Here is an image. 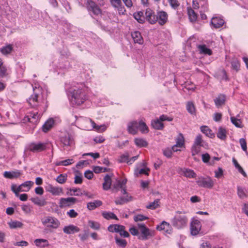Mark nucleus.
I'll list each match as a JSON object with an SVG mask.
<instances>
[{
  "label": "nucleus",
  "mask_w": 248,
  "mask_h": 248,
  "mask_svg": "<svg viewBox=\"0 0 248 248\" xmlns=\"http://www.w3.org/2000/svg\"><path fill=\"white\" fill-rule=\"evenodd\" d=\"M71 103L80 105L87 99L88 88L83 83H73L69 90Z\"/></svg>",
  "instance_id": "nucleus-1"
},
{
  "label": "nucleus",
  "mask_w": 248,
  "mask_h": 248,
  "mask_svg": "<svg viewBox=\"0 0 248 248\" xmlns=\"http://www.w3.org/2000/svg\"><path fill=\"white\" fill-rule=\"evenodd\" d=\"M33 87V93L27 101L32 107H37L45 104V98L43 94V89L38 84H34Z\"/></svg>",
  "instance_id": "nucleus-2"
},
{
  "label": "nucleus",
  "mask_w": 248,
  "mask_h": 248,
  "mask_svg": "<svg viewBox=\"0 0 248 248\" xmlns=\"http://www.w3.org/2000/svg\"><path fill=\"white\" fill-rule=\"evenodd\" d=\"M185 212L176 211L174 217L171 220L172 225L177 229L186 227L188 223V217Z\"/></svg>",
  "instance_id": "nucleus-3"
},
{
  "label": "nucleus",
  "mask_w": 248,
  "mask_h": 248,
  "mask_svg": "<svg viewBox=\"0 0 248 248\" xmlns=\"http://www.w3.org/2000/svg\"><path fill=\"white\" fill-rule=\"evenodd\" d=\"M48 142L41 141H34L28 144L25 148L26 151H30L33 153L43 152L48 148Z\"/></svg>",
  "instance_id": "nucleus-4"
},
{
  "label": "nucleus",
  "mask_w": 248,
  "mask_h": 248,
  "mask_svg": "<svg viewBox=\"0 0 248 248\" xmlns=\"http://www.w3.org/2000/svg\"><path fill=\"white\" fill-rule=\"evenodd\" d=\"M138 227L140 231L139 239L140 240H146L155 235V231L148 228L144 223H138Z\"/></svg>",
  "instance_id": "nucleus-5"
},
{
  "label": "nucleus",
  "mask_w": 248,
  "mask_h": 248,
  "mask_svg": "<svg viewBox=\"0 0 248 248\" xmlns=\"http://www.w3.org/2000/svg\"><path fill=\"white\" fill-rule=\"evenodd\" d=\"M196 183L199 187L209 189L212 188L215 185L214 181L209 176L198 177Z\"/></svg>",
  "instance_id": "nucleus-6"
},
{
  "label": "nucleus",
  "mask_w": 248,
  "mask_h": 248,
  "mask_svg": "<svg viewBox=\"0 0 248 248\" xmlns=\"http://www.w3.org/2000/svg\"><path fill=\"white\" fill-rule=\"evenodd\" d=\"M87 9L92 16H101L102 10L99 6L92 0H87L86 3Z\"/></svg>",
  "instance_id": "nucleus-7"
},
{
  "label": "nucleus",
  "mask_w": 248,
  "mask_h": 248,
  "mask_svg": "<svg viewBox=\"0 0 248 248\" xmlns=\"http://www.w3.org/2000/svg\"><path fill=\"white\" fill-rule=\"evenodd\" d=\"M42 223L44 226L52 229H56L60 225V221L52 216H47L42 219Z\"/></svg>",
  "instance_id": "nucleus-8"
},
{
  "label": "nucleus",
  "mask_w": 248,
  "mask_h": 248,
  "mask_svg": "<svg viewBox=\"0 0 248 248\" xmlns=\"http://www.w3.org/2000/svg\"><path fill=\"white\" fill-rule=\"evenodd\" d=\"M45 111V109L43 110H39L38 111H32L28 113L24 120L26 122L28 121L34 124H36L39 120L43 112Z\"/></svg>",
  "instance_id": "nucleus-9"
},
{
  "label": "nucleus",
  "mask_w": 248,
  "mask_h": 248,
  "mask_svg": "<svg viewBox=\"0 0 248 248\" xmlns=\"http://www.w3.org/2000/svg\"><path fill=\"white\" fill-rule=\"evenodd\" d=\"M108 229L110 232L119 233L122 237H128L129 236V233L125 231V228L123 225L119 224L110 225L108 227Z\"/></svg>",
  "instance_id": "nucleus-10"
},
{
  "label": "nucleus",
  "mask_w": 248,
  "mask_h": 248,
  "mask_svg": "<svg viewBox=\"0 0 248 248\" xmlns=\"http://www.w3.org/2000/svg\"><path fill=\"white\" fill-rule=\"evenodd\" d=\"M156 229L157 231L163 232L165 235H170L173 232V229L171 225L165 221H162L159 225H157Z\"/></svg>",
  "instance_id": "nucleus-11"
},
{
  "label": "nucleus",
  "mask_w": 248,
  "mask_h": 248,
  "mask_svg": "<svg viewBox=\"0 0 248 248\" xmlns=\"http://www.w3.org/2000/svg\"><path fill=\"white\" fill-rule=\"evenodd\" d=\"M77 201V199L74 197L62 198L59 200V207L61 208L69 207L74 204Z\"/></svg>",
  "instance_id": "nucleus-12"
},
{
  "label": "nucleus",
  "mask_w": 248,
  "mask_h": 248,
  "mask_svg": "<svg viewBox=\"0 0 248 248\" xmlns=\"http://www.w3.org/2000/svg\"><path fill=\"white\" fill-rule=\"evenodd\" d=\"M202 224L201 222L198 219H193L190 225V230L191 234L192 235H197L201 230Z\"/></svg>",
  "instance_id": "nucleus-13"
},
{
  "label": "nucleus",
  "mask_w": 248,
  "mask_h": 248,
  "mask_svg": "<svg viewBox=\"0 0 248 248\" xmlns=\"http://www.w3.org/2000/svg\"><path fill=\"white\" fill-rule=\"evenodd\" d=\"M112 6L116 10L119 15H125L126 10L123 5L121 0H110Z\"/></svg>",
  "instance_id": "nucleus-14"
},
{
  "label": "nucleus",
  "mask_w": 248,
  "mask_h": 248,
  "mask_svg": "<svg viewBox=\"0 0 248 248\" xmlns=\"http://www.w3.org/2000/svg\"><path fill=\"white\" fill-rule=\"evenodd\" d=\"M145 19L150 24H154L157 22V18L155 12L150 8L146 9Z\"/></svg>",
  "instance_id": "nucleus-15"
},
{
  "label": "nucleus",
  "mask_w": 248,
  "mask_h": 248,
  "mask_svg": "<svg viewBox=\"0 0 248 248\" xmlns=\"http://www.w3.org/2000/svg\"><path fill=\"white\" fill-rule=\"evenodd\" d=\"M85 121L87 124L91 123L92 128L94 129L96 131L100 133L104 132L108 126V124H104L100 125H96L94 122L90 118L85 119Z\"/></svg>",
  "instance_id": "nucleus-16"
},
{
  "label": "nucleus",
  "mask_w": 248,
  "mask_h": 248,
  "mask_svg": "<svg viewBox=\"0 0 248 248\" xmlns=\"http://www.w3.org/2000/svg\"><path fill=\"white\" fill-rule=\"evenodd\" d=\"M46 190L53 196H60L63 193L62 187L55 186L51 184L46 187Z\"/></svg>",
  "instance_id": "nucleus-17"
},
{
  "label": "nucleus",
  "mask_w": 248,
  "mask_h": 248,
  "mask_svg": "<svg viewBox=\"0 0 248 248\" xmlns=\"http://www.w3.org/2000/svg\"><path fill=\"white\" fill-rule=\"evenodd\" d=\"M156 16L157 18V22L160 25H164L168 21V14L165 11H159L157 12Z\"/></svg>",
  "instance_id": "nucleus-18"
},
{
  "label": "nucleus",
  "mask_w": 248,
  "mask_h": 248,
  "mask_svg": "<svg viewBox=\"0 0 248 248\" xmlns=\"http://www.w3.org/2000/svg\"><path fill=\"white\" fill-rule=\"evenodd\" d=\"M224 23V20L221 17L214 16L212 18L211 24L215 28L221 27Z\"/></svg>",
  "instance_id": "nucleus-19"
},
{
  "label": "nucleus",
  "mask_w": 248,
  "mask_h": 248,
  "mask_svg": "<svg viewBox=\"0 0 248 248\" xmlns=\"http://www.w3.org/2000/svg\"><path fill=\"white\" fill-rule=\"evenodd\" d=\"M138 127V123L137 121L130 122L127 125L128 132L131 134L135 135L139 129Z\"/></svg>",
  "instance_id": "nucleus-20"
},
{
  "label": "nucleus",
  "mask_w": 248,
  "mask_h": 248,
  "mask_svg": "<svg viewBox=\"0 0 248 248\" xmlns=\"http://www.w3.org/2000/svg\"><path fill=\"white\" fill-rule=\"evenodd\" d=\"M132 38L135 43L141 45L143 43V39L139 31H135L131 33Z\"/></svg>",
  "instance_id": "nucleus-21"
},
{
  "label": "nucleus",
  "mask_w": 248,
  "mask_h": 248,
  "mask_svg": "<svg viewBox=\"0 0 248 248\" xmlns=\"http://www.w3.org/2000/svg\"><path fill=\"white\" fill-rule=\"evenodd\" d=\"M79 229L74 225H69L68 226H65L63 228V232L66 234H73L75 232H77L79 231Z\"/></svg>",
  "instance_id": "nucleus-22"
},
{
  "label": "nucleus",
  "mask_w": 248,
  "mask_h": 248,
  "mask_svg": "<svg viewBox=\"0 0 248 248\" xmlns=\"http://www.w3.org/2000/svg\"><path fill=\"white\" fill-rule=\"evenodd\" d=\"M180 173L189 178H195L196 176V173L193 170L186 168L180 169Z\"/></svg>",
  "instance_id": "nucleus-23"
},
{
  "label": "nucleus",
  "mask_w": 248,
  "mask_h": 248,
  "mask_svg": "<svg viewBox=\"0 0 248 248\" xmlns=\"http://www.w3.org/2000/svg\"><path fill=\"white\" fill-rule=\"evenodd\" d=\"M22 173L20 171L16 170V171H6L3 173V176L4 177L9 179H13L19 177Z\"/></svg>",
  "instance_id": "nucleus-24"
},
{
  "label": "nucleus",
  "mask_w": 248,
  "mask_h": 248,
  "mask_svg": "<svg viewBox=\"0 0 248 248\" xmlns=\"http://www.w3.org/2000/svg\"><path fill=\"white\" fill-rule=\"evenodd\" d=\"M55 121L52 118L48 119L42 126V131L45 133L50 130L54 124Z\"/></svg>",
  "instance_id": "nucleus-25"
},
{
  "label": "nucleus",
  "mask_w": 248,
  "mask_h": 248,
  "mask_svg": "<svg viewBox=\"0 0 248 248\" xmlns=\"http://www.w3.org/2000/svg\"><path fill=\"white\" fill-rule=\"evenodd\" d=\"M102 202L98 200H94L93 202L87 203V208L88 210L92 211L94 210L97 207L101 206Z\"/></svg>",
  "instance_id": "nucleus-26"
},
{
  "label": "nucleus",
  "mask_w": 248,
  "mask_h": 248,
  "mask_svg": "<svg viewBox=\"0 0 248 248\" xmlns=\"http://www.w3.org/2000/svg\"><path fill=\"white\" fill-rule=\"evenodd\" d=\"M225 101L226 96L223 94H219L214 100L215 105L217 108H219L223 105L225 104Z\"/></svg>",
  "instance_id": "nucleus-27"
},
{
  "label": "nucleus",
  "mask_w": 248,
  "mask_h": 248,
  "mask_svg": "<svg viewBox=\"0 0 248 248\" xmlns=\"http://www.w3.org/2000/svg\"><path fill=\"white\" fill-rule=\"evenodd\" d=\"M104 181L103 188L105 190H108L110 188L111 185V178L108 174H107L104 178Z\"/></svg>",
  "instance_id": "nucleus-28"
},
{
  "label": "nucleus",
  "mask_w": 248,
  "mask_h": 248,
  "mask_svg": "<svg viewBox=\"0 0 248 248\" xmlns=\"http://www.w3.org/2000/svg\"><path fill=\"white\" fill-rule=\"evenodd\" d=\"M187 11L190 21L195 22L197 19V15L195 11L191 7H187Z\"/></svg>",
  "instance_id": "nucleus-29"
},
{
  "label": "nucleus",
  "mask_w": 248,
  "mask_h": 248,
  "mask_svg": "<svg viewBox=\"0 0 248 248\" xmlns=\"http://www.w3.org/2000/svg\"><path fill=\"white\" fill-rule=\"evenodd\" d=\"M151 125L154 129L157 130H161L164 127L163 124L159 119L153 120L151 122Z\"/></svg>",
  "instance_id": "nucleus-30"
},
{
  "label": "nucleus",
  "mask_w": 248,
  "mask_h": 248,
  "mask_svg": "<svg viewBox=\"0 0 248 248\" xmlns=\"http://www.w3.org/2000/svg\"><path fill=\"white\" fill-rule=\"evenodd\" d=\"M135 144L139 147H145L148 145V142L142 138H135L134 139Z\"/></svg>",
  "instance_id": "nucleus-31"
},
{
  "label": "nucleus",
  "mask_w": 248,
  "mask_h": 248,
  "mask_svg": "<svg viewBox=\"0 0 248 248\" xmlns=\"http://www.w3.org/2000/svg\"><path fill=\"white\" fill-rule=\"evenodd\" d=\"M34 243L38 247L45 248L49 246L48 242L46 239H37L34 240Z\"/></svg>",
  "instance_id": "nucleus-32"
},
{
  "label": "nucleus",
  "mask_w": 248,
  "mask_h": 248,
  "mask_svg": "<svg viewBox=\"0 0 248 248\" xmlns=\"http://www.w3.org/2000/svg\"><path fill=\"white\" fill-rule=\"evenodd\" d=\"M200 129L201 131L207 137L209 138H213L214 137V135L212 133V131L207 126H201Z\"/></svg>",
  "instance_id": "nucleus-33"
},
{
  "label": "nucleus",
  "mask_w": 248,
  "mask_h": 248,
  "mask_svg": "<svg viewBox=\"0 0 248 248\" xmlns=\"http://www.w3.org/2000/svg\"><path fill=\"white\" fill-rule=\"evenodd\" d=\"M134 17L140 23H143L145 20V17L143 16V13L141 11L134 13Z\"/></svg>",
  "instance_id": "nucleus-34"
},
{
  "label": "nucleus",
  "mask_w": 248,
  "mask_h": 248,
  "mask_svg": "<svg viewBox=\"0 0 248 248\" xmlns=\"http://www.w3.org/2000/svg\"><path fill=\"white\" fill-rule=\"evenodd\" d=\"M198 48L201 53L211 55L212 54L211 49L208 48L205 45H199Z\"/></svg>",
  "instance_id": "nucleus-35"
},
{
  "label": "nucleus",
  "mask_w": 248,
  "mask_h": 248,
  "mask_svg": "<svg viewBox=\"0 0 248 248\" xmlns=\"http://www.w3.org/2000/svg\"><path fill=\"white\" fill-rule=\"evenodd\" d=\"M239 117V115H238L236 117H231V121L236 127L242 128L243 127L242 122L240 119L238 118Z\"/></svg>",
  "instance_id": "nucleus-36"
},
{
  "label": "nucleus",
  "mask_w": 248,
  "mask_h": 248,
  "mask_svg": "<svg viewBox=\"0 0 248 248\" xmlns=\"http://www.w3.org/2000/svg\"><path fill=\"white\" fill-rule=\"evenodd\" d=\"M138 127L139 129L142 133H147L149 132L148 126L142 121H139L138 123Z\"/></svg>",
  "instance_id": "nucleus-37"
},
{
  "label": "nucleus",
  "mask_w": 248,
  "mask_h": 248,
  "mask_svg": "<svg viewBox=\"0 0 248 248\" xmlns=\"http://www.w3.org/2000/svg\"><path fill=\"white\" fill-rule=\"evenodd\" d=\"M11 190L15 194L16 197H18L20 192H25L21 185L17 187L16 185H12L11 186Z\"/></svg>",
  "instance_id": "nucleus-38"
},
{
  "label": "nucleus",
  "mask_w": 248,
  "mask_h": 248,
  "mask_svg": "<svg viewBox=\"0 0 248 248\" xmlns=\"http://www.w3.org/2000/svg\"><path fill=\"white\" fill-rule=\"evenodd\" d=\"M8 225L11 229L22 228L23 225L22 222L17 220L9 222Z\"/></svg>",
  "instance_id": "nucleus-39"
},
{
  "label": "nucleus",
  "mask_w": 248,
  "mask_h": 248,
  "mask_svg": "<svg viewBox=\"0 0 248 248\" xmlns=\"http://www.w3.org/2000/svg\"><path fill=\"white\" fill-rule=\"evenodd\" d=\"M13 46L12 45L9 44L5 46H3L0 49V51L2 54L4 55H6L10 54L13 50Z\"/></svg>",
  "instance_id": "nucleus-40"
},
{
  "label": "nucleus",
  "mask_w": 248,
  "mask_h": 248,
  "mask_svg": "<svg viewBox=\"0 0 248 248\" xmlns=\"http://www.w3.org/2000/svg\"><path fill=\"white\" fill-rule=\"evenodd\" d=\"M69 194L71 196H81L83 193L81 192V190L79 188H69L68 189Z\"/></svg>",
  "instance_id": "nucleus-41"
},
{
  "label": "nucleus",
  "mask_w": 248,
  "mask_h": 248,
  "mask_svg": "<svg viewBox=\"0 0 248 248\" xmlns=\"http://www.w3.org/2000/svg\"><path fill=\"white\" fill-rule=\"evenodd\" d=\"M226 129L222 127H220L218 130L217 137L221 140H225L226 138Z\"/></svg>",
  "instance_id": "nucleus-42"
},
{
  "label": "nucleus",
  "mask_w": 248,
  "mask_h": 248,
  "mask_svg": "<svg viewBox=\"0 0 248 248\" xmlns=\"http://www.w3.org/2000/svg\"><path fill=\"white\" fill-rule=\"evenodd\" d=\"M34 183L31 181H27L21 184L25 192L29 191L33 185Z\"/></svg>",
  "instance_id": "nucleus-43"
},
{
  "label": "nucleus",
  "mask_w": 248,
  "mask_h": 248,
  "mask_svg": "<svg viewBox=\"0 0 248 248\" xmlns=\"http://www.w3.org/2000/svg\"><path fill=\"white\" fill-rule=\"evenodd\" d=\"M61 141L64 146H69L72 142L69 135L62 137L61 139Z\"/></svg>",
  "instance_id": "nucleus-44"
},
{
  "label": "nucleus",
  "mask_w": 248,
  "mask_h": 248,
  "mask_svg": "<svg viewBox=\"0 0 248 248\" xmlns=\"http://www.w3.org/2000/svg\"><path fill=\"white\" fill-rule=\"evenodd\" d=\"M160 200L159 199H156L153 202H150L148 205L146 206V208L148 209L154 210L159 206Z\"/></svg>",
  "instance_id": "nucleus-45"
},
{
  "label": "nucleus",
  "mask_w": 248,
  "mask_h": 248,
  "mask_svg": "<svg viewBox=\"0 0 248 248\" xmlns=\"http://www.w3.org/2000/svg\"><path fill=\"white\" fill-rule=\"evenodd\" d=\"M31 200L35 204L40 206H44L46 204V202L45 201V200H41L38 197L32 198L31 199Z\"/></svg>",
  "instance_id": "nucleus-46"
},
{
  "label": "nucleus",
  "mask_w": 248,
  "mask_h": 248,
  "mask_svg": "<svg viewBox=\"0 0 248 248\" xmlns=\"http://www.w3.org/2000/svg\"><path fill=\"white\" fill-rule=\"evenodd\" d=\"M102 216L107 219H118L117 216L112 212H104L102 213Z\"/></svg>",
  "instance_id": "nucleus-47"
},
{
  "label": "nucleus",
  "mask_w": 248,
  "mask_h": 248,
  "mask_svg": "<svg viewBox=\"0 0 248 248\" xmlns=\"http://www.w3.org/2000/svg\"><path fill=\"white\" fill-rule=\"evenodd\" d=\"M67 175L66 173L61 174L56 179V181L61 184H63L67 180Z\"/></svg>",
  "instance_id": "nucleus-48"
},
{
  "label": "nucleus",
  "mask_w": 248,
  "mask_h": 248,
  "mask_svg": "<svg viewBox=\"0 0 248 248\" xmlns=\"http://www.w3.org/2000/svg\"><path fill=\"white\" fill-rule=\"evenodd\" d=\"M149 169L148 168H142L140 170L136 169L134 171V175L136 177H138L139 174H144L145 175H148V171Z\"/></svg>",
  "instance_id": "nucleus-49"
},
{
  "label": "nucleus",
  "mask_w": 248,
  "mask_h": 248,
  "mask_svg": "<svg viewBox=\"0 0 248 248\" xmlns=\"http://www.w3.org/2000/svg\"><path fill=\"white\" fill-rule=\"evenodd\" d=\"M202 160L204 163H209V165H213L214 164L213 161H210V156L208 153L203 154L202 155Z\"/></svg>",
  "instance_id": "nucleus-50"
},
{
  "label": "nucleus",
  "mask_w": 248,
  "mask_h": 248,
  "mask_svg": "<svg viewBox=\"0 0 248 248\" xmlns=\"http://www.w3.org/2000/svg\"><path fill=\"white\" fill-rule=\"evenodd\" d=\"M186 109L191 114L195 113V108L194 104L191 102H188L186 104Z\"/></svg>",
  "instance_id": "nucleus-51"
},
{
  "label": "nucleus",
  "mask_w": 248,
  "mask_h": 248,
  "mask_svg": "<svg viewBox=\"0 0 248 248\" xmlns=\"http://www.w3.org/2000/svg\"><path fill=\"white\" fill-rule=\"evenodd\" d=\"M88 225L92 229L96 230H99L100 228V224L99 223L91 220H89Z\"/></svg>",
  "instance_id": "nucleus-52"
},
{
  "label": "nucleus",
  "mask_w": 248,
  "mask_h": 248,
  "mask_svg": "<svg viewBox=\"0 0 248 248\" xmlns=\"http://www.w3.org/2000/svg\"><path fill=\"white\" fill-rule=\"evenodd\" d=\"M129 154L127 152L124 153V154L120 156L118 161L120 163L127 162L129 161Z\"/></svg>",
  "instance_id": "nucleus-53"
},
{
  "label": "nucleus",
  "mask_w": 248,
  "mask_h": 248,
  "mask_svg": "<svg viewBox=\"0 0 248 248\" xmlns=\"http://www.w3.org/2000/svg\"><path fill=\"white\" fill-rule=\"evenodd\" d=\"M115 241L116 243L119 247H125L127 244L126 241L124 239L119 238L117 236L115 237Z\"/></svg>",
  "instance_id": "nucleus-54"
},
{
  "label": "nucleus",
  "mask_w": 248,
  "mask_h": 248,
  "mask_svg": "<svg viewBox=\"0 0 248 248\" xmlns=\"http://www.w3.org/2000/svg\"><path fill=\"white\" fill-rule=\"evenodd\" d=\"M73 163H74V161L72 159H67L62 160V161L58 162L56 164V165H57V166L62 165V166H66L71 165V164H73Z\"/></svg>",
  "instance_id": "nucleus-55"
},
{
  "label": "nucleus",
  "mask_w": 248,
  "mask_h": 248,
  "mask_svg": "<svg viewBox=\"0 0 248 248\" xmlns=\"http://www.w3.org/2000/svg\"><path fill=\"white\" fill-rule=\"evenodd\" d=\"M176 144L179 147H182L184 144V138L182 134H180L176 139Z\"/></svg>",
  "instance_id": "nucleus-56"
},
{
  "label": "nucleus",
  "mask_w": 248,
  "mask_h": 248,
  "mask_svg": "<svg viewBox=\"0 0 248 248\" xmlns=\"http://www.w3.org/2000/svg\"><path fill=\"white\" fill-rule=\"evenodd\" d=\"M127 180L126 178H124L122 180H119L117 182V184L116 186H115V187L116 188H121L125 187V185L127 183Z\"/></svg>",
  "instance_id": "nucleus-57"
},
{
  "label": "nucleus",
  "mask_w": 248,
  "mask_h": 248,
  "mask_svg": "<svg viewBox=\"0 0 248 248\" xmlns=\"http://www.w3.org/2000/svg\"><path fill=\"white\" fill-rule=\"evenodd\" d=\"M237 195L240 199H244L246 197V194L243 188L240 186H237Z\"/></svg>",
  "instance_id": "nucleus-58"
},
{
  "label": "nucleus",
  "mask_w": 248,
  "mask_h": 248,
  "mask_svg": "<svg viewBox=\"0 0 248 248\" xmlns=\"http://www.w3.org/2000/svg\"><path fill=\"white\" fill-rule=\"evenodd\" d=\"M200 146L193 144L191 148V154L193 156L198 154L200 151Z\"/></svg>",
  "instance_id": "nucleus-59"
},
{
  "label": "nucleus",
  "mask_w": 248,
  "mask_h": 248,
  "mask_svg": "<svg viewBox=\"0 0 248 248\" xmlns=\"http://www.w3.org/2000/svg\"><path fill=\"white\" fill-rule=\"evenodd\" d=\"M231 65L232 68L233 70H235L236 71H238L239 70L240 68V64L237 60H234L232 61L231 62Z\"/></svg>",
  "instance_id": "nucleus-60"
},
{
  "label": "nucleus",
  "mask_w": 248,
  "mask_h": 248,
  "mask_svg": "<svg viewBox=\"0 0 248 248\" xmlns=\"http://www.w3.org/2000/svg\"><path fill=\"white\" fill-rule=\"evenodd\" d=\"M148 219V217L141 214L137 215L134 217V220L136 222L141 221Z\"/></svg>",
  "instance_id": "nucleus-61"
},
{
  "label": "nucleus",
  "mask_w": 248,
  "mask_h": 248,
  "mask_svg": "<svg viewBox=\"0 0 248 248\" xmlns=\"http://www.w3.org/2000/svg\"><path fill=\"white\" fill-rule=\"evenodd\" d=\"M168 2L170 6L174 9L177 8L180 5L177 0H168Z\"/></svg>",
  "instance_id": "nucleus-62"
},
{
  "label": "nucleus",
  "mask_w": 248,
  "mask_h": 248,
  "mask_svg": "<svg viewBox=\"0 0 248 248\" xmlns=\"http://www.w3.org/2000/svg\"><path fill=\"white\" fill-rule=\"evenodd\" d=\"M126 202H127V200H126L123 196L118 198L115 201V203L116 204L122 205Z\"/></svg>",
  "instance_id": "nucleus-63"
},
{
  "label": "nucleus",
  "mask_w": 248,
  "mask_h": 248,
  "mask_svg": "<svg viewBox=\"0 0 248 248\" xmlns=\"http://www.w3.org/2000/svg\"><path fill=\"white\" fill-rule=\"evenodd\" d=\"M239 142L241 145V147L242 149L245 151L247 152V142L245 139L241 138L239 140Z\"/></svg>",
  "instance_id": "nucleus-64"
}]
</instances>
